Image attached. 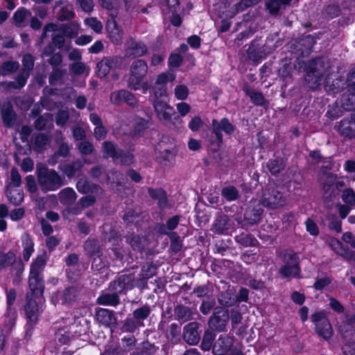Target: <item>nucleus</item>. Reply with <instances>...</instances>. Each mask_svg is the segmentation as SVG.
Listing matches in <instances>:
<instances>
[{"label":"nucleus","instance_id":"1","mask_svg":"<svg viewBox=\"0 0 355 355\" xmlns=\"http://www.w3.org/2000/svg\"><path fill=\"white\" fill-rule=\"evenodd\" d=\"M150 101L153 105L155 111L159 119L164 122H168L174 114L173 108L168 104V98L166 90L164 88L156 89L155 94L150 96Z\"/></svg>","mask_w":355,"mask_h":355},{"label":"nucleus","instance_id":"2","mask_svg":"<svg viewBox=\"0 0 355 355\" xmlns=\"http://www.w3.org/2000/svg\"><path fill=\"white\" fill-rule=\"evenodd\" d=\"M38 182L44 191H54L62 185L60 176L53 170H49L45 167L37 169Z\"/></svg>","mask_w":355,"mask_h":355},{"label":"nucleus","instance_id":"3","mask_svg":"<svg viewBox=\"0 0 355 355\" xmlns=\"http://www.w3.org/2000/svg\"><path fill=\"white\" fill-rule=\"evenodd\" d=\"M283 266L279 270L280 274L284 277H295L300 272L299 268V257L291 251L286 252L282 257Z\"/></svg>","mask_w":355,"mask_h":355},{"label":"nucleus","instance_id":"4","mask_svg":"<svg viewBox=\"0 0 355 355\" xmlns=\"http://www.w3.org/2000/svg\"><path fill=\"white\" fill-rule=\"evenodd\" d=\"M148 71V66L141 60H135L130 67V76L128 80V87L134 90H138L141 87V81Z\"/></svg>","mask_w":355,"mask_h":355},{"label":"nucleus","instance_id":"5","mask_svg":"<svg viewBox=\"0 0 355 355\" xmlns=\"http://www.w3.org/2000/svg\"><path fill=\"white\" fill-rule=\"evenodd\" d=\"M44 308V300L42 296L37 297H31L28 299V303L25 307L28 322L35 324L40 314L43 311Z\"/></svg>","mask_w":355,"mask_h":355},{"label":"nucleus","instance_id":"6","mask_svg":"<svg viewBox=\"0 0 355 355\" xmlns=\"http://www.w3.org/2000/svg\"><path fill=\"white\" fill-rule=\"evenodd\" d=\"M311 320L315 324L316 332L318 335L328 339L332 336V327L323 312H316L311 315Z\"/></svg>","mask_w":355,"mask_h":355},{"label":"nucleus","instance_id":"7","mask_svg":"<svg viewBox=\"0 0 355 355\" xmlns=\"http://www.w3.org/2000/svg\"><path fill=\"white\" fill-rule=\"evenodd\" d=\"M125 65L124 59L121 57H112L103 59L97 64L98 76L105 77L111 69L121 68Z\"/></svg>","mask_w":355,"mask_h":355},{"label":"nucleus","instance_id":"8","mask_svg":"<svg viewBox=\"0 0 355 355\" xmlns=\"http://www.w3.org/2000/svg\"><path fill=\"white\" fill-rule=\"evenodd\" d=\"M286 198L279 191L272 189L263 193L262 204L271 209L282 207L285 205Z\"/></svg>","mask_w":355,"mask_h":355},{"label":"nucleus","instance_id":"9","mask_svg":"<svg viewBox=\"0 0 355 355\" xmlns=\"http://www.w3.org/2000/svg\"><path fill=\"white\" fill-rule=\"evenodd\" d=\"M229 320L230 315L227 310L216 309L214 316L209 320V325L218 331H224Z\"/></svg>","mask_w":355,"mask_h":355},{"label":"nucleus","instance_id":"10","mask_svg":"<svg viewBox=\"0 0 355 355\" xmlns=\"http://www.w3.org/2000/svg\"><path fill=\"white\" fill-rule=\"evenodd\" d=\"M234 340L230 336H220L213 346V353L214 355H226L231 351L236 349L233 346Z\"/></svg>","mask_w":355,"mask_h":355},{"label":"nucleus","instance_id":"11","mask_svg":"<svg viewBox=\"0 0 355 355\" xmlns=\"http://www.w3.org/2000/svg\"><path fill=\"white\" fill-rule=\"evenodd\" d=\"M105 28L108 33V37L112 42L116 45L121 44L122 43L123 33L117 26L112 15L108 17Z\"/></svg>","mask_w":355,"mask_h":355},{"label":"nucleus","instance_id":"12","mask_svg":"<svg viewBox=\"0 0 355 355\" xmlns=\"http://www.w3.org/2000/svg\"><path fill=\"white\" fill-rule=\"evenodd\" d=\"M103 153L106 157H112L115 159L121 158V162L124 164H129L132 162L131 155H122V152L116 149L114 145L111 142L103 143Z\"/></svg>","mask_w":355,"mask_h":355},{"label":"nucleus","instance_id":"13","mask_svg":"<svg viewBox=\"0 0 355 355\" xmlns=\"http://www.w3.org/2000/svg\"><path fill=\"white\" fill-rule=\"evenodd\" d=\"M22 63L24 69L17 79V84L19 87H24L26 83L30 71L33 67V58L31 55H25Z\"/></svg>","mask_w":355,"mask_h":355},{"label":"nucleus","instance_id":"14","mask_svg":"<svg viewBox=\"0 0 355 355\" xmlns=\"http://www.w3.org/2000/svg\"><path fill=\"white\" fill-rule=\"evenodd\" d=\"M125 55L128 57H139L144 55L147 51L146 46L142 42H137L132 40L128 41L125 44Z\"/></svg>","mask_w":355,"mask_h":355},{"label":"nucleus","instance_id":"15","mask_svg":"<svg viewBox=\"0 0 355 355\" xmlns=\"http://www.w3.org/2000/svg\"><path fill=\"white\" fill-rule=\"evenodd\" d=\"M198 324L196 322H191L184 328V339L189 345H196L200 340V335L198 331Z\"/></svg>","mask_w":355,"mask_h":355},{"label":"nucleus","instance_id":"16","mask_svg":"<svg viewBox=\"0 0 355 355\" xmlns=\"http://www.w3.org/2000/svg\"><path fill=\"white\" fill-rule=\"evenodd\" d=\"M212 128L214 133L220 142L222 141V131L227 134H230L234 131L233 125L226 119H223L220 122L214 119L212 121Z\"/></svg>","mask_w":355,"mask_h":355},{"label":"nucleus","instance_id":"17","mask_svg":"<svg viewBox=\"0 0 355 355\" xmlns=\"http://www.w3.org/2000/svg\"><path fill=\"white\" fill-rule=\"evenodd\" d=\"M29 287L32 291L33 297H37L42 296L44 291V284L40 275H29Z\"/></svg>","mask_w":355,"mask_h":355},{"label":"nucleus","instance_id":"18","mask_svg":"<svg viewBox=\"0 0 355 355\" xmlns=\"http://www.w3.org/2000/svg\"><path fill=\"white\" fill-rule=\"evenodd\" d=\"M1 115L4 124L6 126L13 125L15 119V114L12 110V105L10 103H5L1 109Z\"/></svg>","mask_w":355,"mask_h":355},{"label":"nucleus","instance_id":"19","mask_svg":"<svg viewBox=\"0 0 355 355\" xmlns=\"http://www.w3.org/2000/svg\"><path fill=\"white\" fill-rule=\"evenodd\" d=\"M248 290L244 288H242L239 291V295L236 297V300L234 298L229 297L226 299L225 296H222L219 299V302L222 305H225L227 306H232L234 305L236 301H243L245 302L248 300Z\"/></svg>","mask_w":355,"mask_h":355},{"label":"nucleus","instance_id":"20","mask_svg":"<svg viewBox=\"0 0 355 355\" xmlns=\"http://www.w3.org/2000/svg\"><path fill=\"white\" fill-rule=\"evenodd\" d=\"M338 130L345 137H355V123L349 120H343L340 123Z\"/></svg>","mask_w":355,"mask_h":355},{"label":"nucleus","instance_id":"21","mask_svg":"<svg viewBox=\"0 0 355 355\" xmlns=\"http://www.w3.org/2000/svg\"><path fill=\"white\" fill-rule=\"evenodd\" d=\"M291 0H270L266 2V6L269 12L276 15L279 10L286 8Z\"/></svg>","mask_w":355,"mask_h":355},{"label":"nucleus","instance_id":"22","mask_svg":"<svg viewBox=\"0 0 355 355\" xmlns=\"http://www.w3.org/2000/svg\"><path fill=\"white\" fill-rule=\"evenodd\" d=\"M7 196L10 202L19 205L23 201L24 194L19 188H12L11 185L8 187Z\"/></svg>","mask_w":355,"mask_h":355},{"label":"nucleus","instance_id":"23","mask_svg":"<svg viewBox=\"0 0 355 355\" xmlns=\"http://www.w3.org/2000/svg\"><path fill=\"white\" fill-rule=\"evenodd\" d=\"M22 246L24 248L23 256L26 261H28L33 252V242L29 235L24 234L21 236Z\"/></svg>","mask_w":355,"mask_h":355},{"label":"nucleus","instance_id":"24","mask_svg":"<svg viewBox=\"0 0 355 355\" xmlns=\"http://www.w3.org/2000/svg\"><path fill=\"white\" fill-rule=\"evenodd\" d=\"M97 320L105 324L109 325L112 323L114 320V316L110 311L105 309H100L96 311Z\"/></svg>","mask_w":355,"mask_h":355},{"label":"nucleus","instance_id":"25","mask_svg":"<svg viewBox=\"0 0 355 355\" xmlns=\"http://www.w3.org/2000/svg\"><path fill=\"white\" fill-rule=\"evenodd\" d=\"M76 195L73 189L65 188L59 193V199L62 203L69 204L76 200Z\"/></svg>","mask_w":355,"mask_h":355},{"label":"nucleus","instance_id":"26","mask_svg":"<svg viewBox=\"0 0 355 355\" xmlns=\"http://www.w3.org/2000/svg\"><path fill=\"white\" fill-rule=\"evenodd\" d=\"M84 24L96 33H101L103 31V25L96 17H87L84 19Z\"/></svg>","mask_w":355,"mask_h":355},{"label":"nucleus","instance_id":"27","mask_svg":"<svg viewBox=\"0 0 355 355\" xmlns=\"http://www.w3.org/2000/svg\"><path fill=\"white\" fill-rule=\"evenodd\" d=\"M175 79V76L173 73H161L157 78L155 86L153 89V94L156 89L159 90L160 88H165V84L168 81H173Z\"/></svg>","mask_w":355,"mask_h":355},{"label":"nucleus","instance_id":"28","mask_svg":"<svg viewBox=\"0 0 355 355\" xmlns=\"http://www.w3.org/2000/svg\"><path fill=\"white\" fill-rule=\"evenodd\" d=\"M80 28L79 22L75 21L62 27V32L64 35L72 37L76 35Z\"/></svg>","mask_w":355,"mask_h":355},{"label":"nucleus","instance_id":"29","mask_svg":"<svg viewBox=\"0 0 355 355\" xmlns=\"http://www.w3.org/2000/svg\"><path fill=\"white\" fill-rule=\"evenodd\" d=\"M97 301L100 304L115 306L119 303V297L116 294H105L98 297Z\"/></svg>","mask_w":355,"mask_h":355},{"label":"nucleus","instance_id":"30","mask_svg":"<svg viewBox=\"0 0 355 355\" xmlns=\"http://www.w3.org/2000/svg\"><path fill=\"white\" fill-rule=\"evenodd\" d=\"M267 166L268 170L272 174H277L283 170L285 164L282 159H270Z\"/></svg>","mask_w":355,"mask_h":355},{"label":"nucleus","instance_id":"31","mask_svg":"<svg viewBox=\"0 0 355 355\" xmlns=\"http://www.w3.org/2000/svg\"><path fill=\"white\" fill-rule=\"evenodd\" d=\"M77 189L82 193H95L96 187L91 184L87 180L81 179L77 182Z\"/></svg>","mask_w":355,"mask_h":355},{"label":"nucleus","instance_id":"32","mask_svg":"<svg viewBox=\"0 0 355 355\" xmlns=\"http://www.w3.org/2000/svg\"><path fill=\"white\" fill-rule=\"evenodd\" d=\"M163 11L166 13L176 12L179 8V0H164Z\"/></svg>","mask_w":355,"mask_h":355},{"label":"nucleus","instance_id":"33","mask_svg":"<svg viewBox=\"0 0 355 355\" xmlns=\"http://www.w3.org/2000/svg\"><path fill=\"white\" fill-rule=\"evenodd\" d=\"M59 328L58 331L55 333L56 339L60 344H66L72 337L71 334L69 331H66L64 329L61 328V324L58 325Z\"/></svg>","mask_w":355,"mask_h":355},{"label":"nucleus","instance_id":"34","mask_svg":"<svg viewBox=\"0 0 355 355\" xmlns=\"http://www.w3.org/2000/svg\"><path fill=\"white\" fill-rule=\"evenodd\" d=\"M149 195L153 198H156L159 200V204L161 207L165 205L166 203V193L162 189H150L148 190Z\"/></svg>","mask_w":355,"mask_h":355},{"label":"nucleus","instance_id":"35","mask_svg":"<svg viewBox=\"0 0 355 355\" xmlns=\"http://www.w3.org/2000/svg\"><path fill=\"white\" fill-rule=\"evenodd\" d=\"M45 265V260L43 257H38L32 263L30 273L31 275H40L42 268Z\"/></svg>","mask_w":355,"mask_h":355},{"label":"nucleus","instance_id":"36","mask_svg":"<svg viewBox=\"0 0 355 355\" xmlns=\"http://www.w3.org/2000/svg\"><path fill=\"white\" fill-rule=\"evenodd\" d=\"M16 256L13 252L0 254V268H5L15 261Z\"/></svg>","mask_w":355,"mask_h":355},{"label":"nucleus","instance_id":"37","mask_svg":"<svg viewBox=\"0 0 355 355\" xmlns=\"http://www.w3.org/2000/svg\"><path fill=\"white\" fill-rule=\"evenodd\" d=\"M15 313L14 311H12L11 310H9V312L6 316L5 324L3 329L6 334H9L11 331L15 324Z\"/></svg>","mask_w":355,"mask_h":355},{"label":"nucleus","instance_id":"38","mask_svg":"<svg viewBox=\"0 0 355 355\" xmlns=\"http://www.w3.org/2000/svg\"><path fill=\"white\" fill-rule=\"evenodd\" d=\"M175 313L179 319L183 322H186L191 318V311L185 306H178L175 309Z\"/></svg>","mask_w":355,"mask_h":355},{"label":"nucleus","instance_id":"39","mask_svg":"<svg viewBox=\"0 0 355 355\" xmlns=\"http://www.w3.org/2000/svg\"><path fill=\"white\" fill-rule=\"evenodd\" d=\"M343 201L350 206L355 205V193L351 189H347L343 191L342 194Z\"/></svg>","mask_w":355,"mask_h":355},{"label":"nucleus","instance_id":"40","mask_svg":"<svg viewBox=\"0 0 355 355\" xmlns=\"http://www.w3.org/2000/svg\"><path fill=\"white\" fill-rule=\"evenodd\" d=\"M71 71L78 75L88 76L89 69L82 62H75L71 65Z\"/></svg>","mask_w":355,"mask_h":355},{"label":"nucleus","instance_id":"41","mask_svg":"<svg viewBox=\"0 0 355 355\" xmlns=\"http://www.w3.org/2000/svg\"><path fill=\"white\" fill-rule=\"evenodd\" d=\"M222 194L227 200H234L238 197V191L234 187H227L223 189Z\"/></svg>","mask_w":355,"mask_h":355},{"label":"nucleus","instance_id":"42","mask_svg":"<svg viewBox=\"0 0 355 355\" xmlns=\"http://www.w3.org/2000/svg\"><path fill=\"white\" fill-rule=\"evenodd\" d=\"M83 165L81 161L76 162L72 165H68L64 168H61L63 172L68 176L72 177L76 174L77 171Z\"/></svg>","mask_w":355,"mask_h":355},{"label":"nucleus","instance_id":"43","mask_svg":"<svg viewBox=\"0 0 355 355\" xmlns=\"http://www.w3.org/2000/svg\"><path fill=\"white\" fill-rule=\"evenodd\" d=\"M150 308L147 306H144L139 309H136L134 313V317L137 320H143L146 319L150 314Z\"/></svg>","mask_w":355,"mask_h":355},{"label":"nucleus","instance_id":"44","mask_svg":"<svg viewBox=\"0 0 355 355\" xmlns=\"http://www.w3.org/2000/svg\"><path fill=\"white\" fill-rule=\"evenodd\" d=\"M214 339V336L213 335L212 333L206 332L201 343L202 349L205 351L209 350L210 348L211 347Z\"/></svg>","mask_w":355,"mask_h":355},{"label":"nucleus","instance_id":"45","mask_svg":"<svg viewBox=\"0 0 355 355\" xmlns=\"http://www.w3.org/2000/svg\"><path fill=\"white\" fill-rule=\"evenodd\" d=\"M31 15L28 10L25 8L18 9L14 14V19L17 24L22 23L27 16Z\"/></svg>","mask_w":355,"mask_h":355},{"label":"nucleus","instance_id":"46","mask_svg":"<svg viewBox=\"0 0 355 355\" xmlns=\"http://www.w3.org/2000/svg\"><path fill=\"white\" fill-rule=\"evenodd\" d=\"M174 92H175V97L180 100L185 99L187 97L188 94H189L187 87L186 86L182 85H178L175 88Z\"/></svg>","mask_w":355,"mask_h":355},{"label":"nucleus","instance_id":"47","mask_svg":"<svg viewBox=\"0 0 355 355\" xmlns=\"http://www.w3.org/2000/svg\"><path fill=\"white\" fill-rule=\"evenodd\" d=\"M77 3L85 12H91L94 10V3L93 0H77Z\"/></svg>","mask_w":355,"mask_h":355},{"label":"nucleus","instance_id":"48","mask_svg":"<svg viewBox=\"0 0 355 355\" xmlns=\"http://www.w3.org/2000/svg\"><path fill=\"white\" fill-rule=\"evenodd\" d=\"M306 228L308 232L313 236L318 234L319 230L317 224L311 219L309 218L305 223Z\"/></svg>","mask_w":355,"mask_h":355},{"label":"nucleus","instance_id":"49","mask_svg":"<svg viewBox=\"0 0 355 355\" xmlns=\"http://www.w3.org/2000/svg\"><path fill=\"white\" fill-rule=\"evenodd\" d=\"M124 90H119L112 92L110 96V101L115 105H119L123 103Z\"/></svg>","mask_w":355,"mask_h":355},{"label":"nucleus","instance_id":"50","mask_svg":"<svg viewBox=\"0 0 355 355\" xmlns=\"http://www.w3.org/2000/svg\"><path fill=\"white\" fill-rule=\"evenodd\" d=\"M75 12L68 8H62L60 10L59 19L61 21L69 20L74 17Z\"/></svg>","mask_w":355,"mask_h":355},{"label":"nucleus","instance_id":"51","mask_svg":"<svg viewBox=\"0 0 355 355\" xmlns=\"http://www.w3.org/2000/svg\"><path fill=\"white\" fill-rule=\"evenodd\" d=\"M10 178L11 183L10 184V185H11L12 188H18L21 184V177L16 169H12Z\"/></svg>","mask_w":355,"mask_h":355},{"label":"nucleus","instance_id":"52","mask_svg":"<svg viewBox=\"0 0 355 355\" xmlns=\"http://www.w3.org/2000/svg\"><path fill=\"white\" fill-rule=\"evenodd\" d=\"M261 0H242L240 3L236 5V10L238 12L243 11L248 7H250Z\"/></svg>","mask_w":355,"mask_h":355},{"label":"nucleus","instance_id":"53","mask_svg":"<svg viewBox=\"0 0 355 355\" xmlns=\"http://www.w3.org/2000/svg\"><path fill=\"white\" fill-rule=\"evenodd\" d=\"M53 121L52 119V117L51 116H41L40 118H38L36 121H35V128L37 129H39V130H41L42 128H44L47 124L48 123H51Z\"/></svg>","mask_w":355,"mask_h":355},{"label":"nucleus","instance_id":"54","mask_svg":"<svg viewBox=\"0 0 355 355\" xmlns=\"http://www.w3.org/2000/svg\"><path fill=\"white\" fill-rule=\"evenodd\" d=\"M247 94L250 97L252 101L256 105H263L264 103V97L262 94L259 92H248Z\"/></svg>","mask_w":355,"mask_h":355},{"label":"nucleus","instance_id":"55","mask_svg":"<svg viewBox=\"0 0 355 355\" xmlns=\"http://www.w3.org/2000/svg\"><path fill=\"white\" fill-rule=\"evenodd\" d=\"M123 94V103L131 106H134L137 103V100L134 94L127 90H124Z\"/></svg>","mask_w":355,"mask_h":355},{"label":"nucleus","instance_id":"56","mask_svg":"<svg viewBox=\"0 0 355 355\" xmlns=\"http://www.w3.org/2000/svg\"><path fill=\"white\" fill-rule=\"evenodd\" d=\"M171 249L175 252L179 251L182 246V244H181V242L180 240V237L178 236L175 233H172L171 234Z\"/></svg>","mask_w":355,"mask_h":355},{"label":"nucleus","instance_id":"57","mask_svg":"<svg viewBox=\"0 0 355 355\" xmlns=\"http://www.w3.org/2000/svg\"><path fill=\"white\" fill-rule=\"evenodd\" d=\"M202 125V121L199 116H194L189 123V128L192 131H198Z\"/></svg>","mask_w":355,"mask_h":355},{"label":"nucleus","instance_id":"58","mask_svg":"<svg viewBox=\"0 0 355 355\" xmlns=\"http://www.w3.org/2000/svg\"><path fill=\"white\" fill-rule=\"evenodd\" d=\"M24 210L22 208H17L11 211L9 214L10 219L13 221L19 220L23 218Z\"/></svg>","mask_w":355,"mask_h":355},{"label":"nucleus","instance_id":"59","mask_svg":"<svg viewBox=\"0 0 355 355\" xmlns=\"http://www.w3.org/2000/svg\"><path fill=\"white\" fill-rule=\"evenodd\" d=\"M19 67V64L17 62L8 61L6 62L2 65L3 71L12 72L16 71Z\"/></svg>","mask_w":355,"mask_h":355},{"label":"nucleus","instance_id":"60","mask_svg":"<svg viewBox=\"0 0 355 355\" xmlns=\"http://www.w3.org/2000/svg\"><path fill=\"white\" fill-rule=\"evenodd\" d=\"M48 143V137L44 134L38 135L35 139V144L39 148H44Z\"/></svg>","mask_w":355,"mask_h":355},{"label":"nucleus","instance_id":"61","mask_svg":"<svg viewBox=\"0 0 355 355\" xmlns=\"http://www.w3.org/2000/svg\"><path fill=\"white\" fill-rule=\"evenodd\" d=\"M182 61V56L178 53H173L171 55L168 63L171 67H178Z\"/></svg>","mask_w":355,"mask_h":355},{"label":"nucleus","instance_id":"62","mask_svg":"<svg viewBox=\"0 0 355 355\" xmlns=\"http://www.w3.org/2000/svg\"><path fill=\"white\" fill-rule=\"evenodd\" d=\"M331 283V280L328 277H324L316 280L314 284V288L316 290H322Z\"/></svg>","mask_w":355,"mask_h":355},{"label":"nucleus","instance_id":"63","mask_svg":"<svg viewBox=\"0 0 355 355\" xmlns=\"http://www.w3.org/2000/svg\"><path fill=\"white\" fill-rule=\"evenodd\" d=\"M324 60L322 58H318L313 62L311 64V67L310 69V72L315 73L317 72L318 74H320V68L323 67Z\"/></svg>","mask_w":355,"mask_h":355},{"label":"nucleus","instance_id":"64","mask_svg":"<svg viewBox=\"0 0 355 355\" xmlns=\"http://www.w3.org/2000/svg\"><path fill=\"white\" fill-rule=\"evenodd\" d=\"M341 224V221L334 216L330 219L329 226L330 229L335 230L336 232H340L342 230Z\"/></svg>","mask_w":355,"mask_h":355}]
</instances>
